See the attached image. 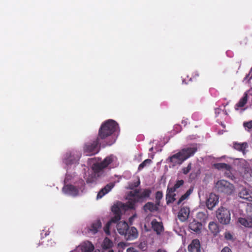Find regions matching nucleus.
I'll return each mask as SVG.
<instances>
[{
    "mask_svg": "<svg viewBox=\"0 0 252 252\" xmlns=\"http://www.w3.org/2000/svg\"><path fill=\"white\" fill-rule=\"evenodd\" d=\"M151 193V191L149 189H143L139 190H135L130 191L126 197L128 201L126 204L120 203L118 206H114L112 207V211L116 213V216L107 223L104 228L105 232L107 235H109L110 234L109 228L112 223L120 220V216L118 213L120 208H123L125 210L133 209L136 202L144 201L149 198Z\"/></svg>",
    "mask_w": 252,
    "mask_h": 252,
    "instance_id": "1",
    "label": "nucleus"
},
{
    "mask_svg": "<svg viewBox=\"0 0 252 252\" xmlns=\"http://www.w3.org/2000/svg\"><path fill=\"white\" fill-rule=\"evenodd\" d=\"M196 151L195 147L184 148L178 153L174 154L166 159V162L172 166L181 165L185 160L194 155Z\"/></svg>",
    "mask_w": 252,
    "mask_h": 252,
    "instance_id": "2",
    "label": "nucleus"
},
{
    "mask_svg": "<svg viewBox=\"0 0 252 252\" xmlns=\"http://www.w3.org/2000/svg\"><path fill=\"white\" fill-rule=\"evenodd\" d=\"M116 159L113 156H110L106 158L104 160L100 163H94L92 166L94 170V174L90 176L87 180L88 183H93L96 181V178L98 177L103 173L102 169L107 166L111 162Z\"/></svg>",
    "mask_w": 252,
    "mask_h": 252,
    "instance_id": "3",
    "label": "nucleus"
},
{
    "mask_svg": "<svg viewBox=\"0 0 252 252\" xmlns=\"http://www.w3.org/2000/svg\"><path fill=\"white\" fill-rule=\"evenodd\" d=\"M118 128V124L112 120H109L103 124L99 129V136L101 139L111 135Z\"/></svg>",
    "mask_w": 252,
    "mask_h": 252,
    "instance_id": "4",
    "label": "nucleus"
},
{
    "mask_svg": "<svg viewBox=\"0 0 252 252\" xmlns=\"http://www.w3.org/2000/svg\"><path fill=\"white\" fill-rule=\"evenodd\" d=\"M216 217L220 223L227 224L230 221L231 214L227 209L221 207L217 210Z\"/></svg>",
    "mask_w": 252,
    "mask_h": 252,
    "instance_id": "5",
    "label": "nucleus"
},
{
    "mask_svg": "<svg viewBox=\"0 0 252 252\" xmlns=\"http://www.w3.org/2000/svg\"><path fill=\"white\" fill-rule=\"evenodd\" d=\"M215 187L218 191L227 194H231L234 190L233 185L224 180L218 181L216 183Z\"/></svg>",
    "mask_w": 252,
    "mask_h": 252,
    "instance_id": "6",
    "label": "nucleus"
},
{
    "mask_svg": "<svg viewBox=\"0 0 252 252\" xmlns=\"http://www.w3.org/2000/svg\"><path fill=\"white\" fill-rule=\"evenodd\" d=\"M84 190V183L79 188L72 185H66L63 188V192L67 195L73 196L80 195Z\"/></svg>",
    "mask_w": 252,
    "mask_h": 252,
    "instance_id": "7",
    "label": "nucleus"
},
{
    "mask_svg": "<svg viewBox=\"0 0 252 252\" xmlns=\"http://www.w3.org/2000/svg\"><path fill=\"white\" fill-rule=\"evenodd\" d=\"M184 183L183 180H178L176 181L174 186L173 188L167 189V192L166 194L167 203L173 202L176 200L175 198V191L179 188L182 187Z\"/></svg>",
    "mask_w": 252,
    "mask_h": 252,
    "instance_id": "8",
    "label": "nucleus"
},
{
    "mask_svg": "<svg viewBox=\"0 0 252 252\" xmlns=\"http://www.w3.org/2000/svg\"><path fill=\"white\" fill-rule=\"evenodd\" d=\"M94 250V245L91 242L86 241L77 246L74 252H92Z\"/></svg>",
    "mask_w": 252,
    "mask_h": 252,
    "instance_id": "9",
    "label": "nucleus"
},
{
    "mask_svg": "<svg viewBox=\"0 0 252 252\" xmlns=\"http://www.w3.org/2000/svg\"><path fill=\"white\" fill-rule=\"evenodd\" d=\"M97 144V142L86 144L84 147V151L87 153L86 155H91L97 153L98 152Z\"/></svg>",
    "mask_w": 252,
    "mask_h": 252,
    "instance_id": "10",
    "label": "nucleus"
},
{
    "mask_svg": "<svg viewBox=\"0 0 252 252\" xmlns=\"http://www.w3.org/2000/svg\"><path fill=\"white\" fill-rule=\"evenodd\" d=\"M219 202V197L214 193H211L206 201V206L209 209H213Z\"/></svg>",
    "mask_w": 252,
    "mask_h": 252,
    "instance_id": "11",
    "label": "nucleus"
},
{
    "mask_svg": "<svg viewBox=\"0 0 252 252\" xmlns=\"http://www.w3.org/2000/svg\"><path fill=\"white\" fill-rule=\"evenodd\" d=\"M239 196L249 201H252V191L245 188H242L239 191Z\"/></svg>",
    "mask_w": 252,
    "mask_h": 252,
    "instance_id": "12",
    "label": "nucleus"
},
{
    "mask_svg": "<svg viewBox=\"0 0 252 252\" xmlns=\"http://www.w3.org/2000/svg\"><path fill=\"white\" fill-rule=\"evenodd\" d=\"M189 214V208L187 206H184L181 208L179 212L178 217L181 221H185L188 219Z\"/></svg>",
    "mask_w": 252,
    "mask_h": 252,
    "instance_id": "13",
    "label": "nucleus"
},
{
    "mask_svg": "<svg viewBox=\"0 0 252 252\" xmlns=\"http://www.w3.org/2000/svg\"><path fill=\"white\" fill-rule=\"evenodd\" d=\"M138 235V233L136 228L134 227H131L129 229L127 228L125 237L127 240H132L136 239Z\"/></svg>",
    "mask_w": 252,
    "mask_h": 252,
    "instance_id": "14",
    "label": "nucleus"
},
{
    "mask_svg": "<svg viewBox=\"0 0 252 252\" xmlns=\"http://www.w3.org/2000/svg\"><path fill=\"white\" fill-rule=\"evenodd\" d=\"M114 187V184L113 183L107 184L98 192L96 196V199H101L103 196L108 193Z\"/></svg>",
    "mask_w": 252,
    "mask_h": 252,
    "instance_id": "15",
    "label": "nucleus"
},
{
    "mask_svg": "<svg viewBox=\"0 0 252 252\" xmlns=\"http://www.w3.org/2000/svg\"><path fill=\"white\" fill-rule=\"evenodd\" d=\"M189 252H200V245L199 241L197 239L193 240L188 246Z\"/></svg>",
    "mask_w": 252,
    "mask_h": 252,
    "instance_id": "16",
    "label": "nucleus"
},
{
    "mask_svg": "<svg viewBox=\"0 0 252 252\" xmlns=\"http://www.w3.org/2000/svg\"><path fill=\"white\" fill-rule=\"evenodd\" d=\"M128 225L125 221H120L117 224V229L119 234L122 235H125L127 230Z\"/></svg>",
    "mask_w": 252,
    "mask_h": 252,
    "instance_id": "17",
    "label": "nucleus"
},
{
    "mask_svg": "<svg viewBox=\"0 0 252 252\" xmlns=\"http://www.w3.org/2000/svg\"><path fill=\"white\" fill-rule=\"evenodd\" d=\"M238 222L242 225L246 227H252V220L250 219L247 215V218L239 217Z\"/></svg>",
    "mask_w": 252,
    "mask_h": 252,
    "instance_id": "18",
    "label": "nucleus"
},
{
    "mask_svg": "<svg viewBox=\"0 0 252 252\" xmlns=\"http://www.w3.org/2000/svg\"><path fill=\"white\" fill-rule=\"evenodd\" d=\"M151 225L153 229L157 234H160L163 230V226L160 222L157 221L156 220H154L151 222Z\"/></svg>",
    "mask_w": 252,
    "mask_h": 252,
    "instance_id": "19",
    "label": "nucleus"
},
{
    "mask_svg": "<svg viewBox=\"0 0 252 252\" xmlns=\"http://www.w3.org/2000/svg\"><path fill=\"white\" fill-rule=\"evenodd\" d=\"M213 166L217 169L222 171H229L231 168L230 165L224 163H214Z\"/></svg>",
    "mask_w": 252,
    "mask_h": 252,
    "instance_id": "20",
    "label": "nucleus"
},
{
    "mask_svg": "<svg viewBox=\"0 0 252 252\" xmlns=\"http://www.w3.org/2000/svg\"><path fill=\"white\" fill-rule=\"evenodd\" d=\"M248 101V94L246 93L244 94L243 97L240 100V101L236 104L235 109L239 110L240 108L243 107L246 104Z\"/></svg>",
    "mask_w": 252,
    "mask_h": 252,
    "instance_id": "21",
    "label": "nucleus"
},
{
    "mask_svg": "<svg viewBox=\"0 0 252 252\" xmlns=\"http://www.w3.org/2000/svg\"><path fill=\"white\" fill-rule=\"evenodd\" d=\"M233 147L235 149L242 151L244 154L245 150L248 148V145L246 142L242 143L234 142L233 143Z\"/></svg>",
    "mask_w": 252,
    "mask_h": 252,
    "instance_id": "22",
    "label": "nucleus"
},
{
    "mask_svg": "<svg viewBox=\"0 0 252 252\" xmlns=\"http://www.w3.org/2000/svg\"><path fill=\"white\" fill-rule=\"evenodd\" d=\"M78 159V157H75L74 155H72L71 153L67 154L65 158L64 162L66 163H74Z\"/></svg>",
    "mask_w": 252,
    "mask_h": 252,
    "instance_id": "23",
    "label": "nucleus"
},
{
    "mask_svg": "<svg viewBox=\"0 0 252 252\" xmlns=\"http://www.w3.org/2000/svg\"><path fill=\"white\" fill-rule=\"evenodd\" d=\"M189 227L191 230L198 232L202 228V224L198 222L193 221L190 223Z\"/></svg>",
    "mask_w": 252,
    "mask_h": 252,
    "instance_id": "24",
    "label": "nucleus"
},
{
    "mask_svg": "<svg viewBox=\"0 0 252 252\" xmlns=\"http://www.w3.org/2000/svg\"><path fill=\"white\" fill-rule=\"evenodd\" d=\"M101 227V223L100 220H96L90 226V231L92 234L96 233Z\"/></svg>",
    "mask_w": 252,
    "mask_h": 252,
    "instance_id": "25",
    "label": "nucleus"
},
{
    "mask_svg": "<svg viewBox=\"0 0 252 252\" xmlns=\"http://www.w3.org/2000/svg\"><path fill=\"white\" fill-rule=\"evenodd\" d=\"M209 228L214 235H216L219 232V228L218 224L214 221L209 223Z\"/></svg>",
    "mask_w": 252,
    "mask_h": 252,
    "instance_id": "26",
    "label": "nucleus"
},
{
    "mask_svg": "<svg viewBox=\"0 0 252 252\" xmlns=\"http://www.w3.org/2000/svg\"><path fill=\"white\" fill-rule=\"evenodd\" d=\"M144 209L145 211L153 212L158 209V206L153 203L148 202L144 205Z\"/></svg>",
    "mask_w": 252,
    "mask_h": 252,
    "instance_id": "27",
    "label": "nucleus"
},
{
    "mask_svg": "<svg viewBox=\"0 0 252 252\" xmlns=\"http://www.w3.org/2000/svg\"><path fill=\"white\" fill-rule=\"evenodd\" d=\"M243 163H245V172L244 177L246 178H248L251 176L252 169L249 167L248 163L244 159H241Z\"/></svg>",
    "mask_w": 252,
    "mask_h": 252,
    "instance_id": "28",
    "label": "nucleus"
},
{
    "mask_svg": "<svg viewBox=\"0 0 252 252\" xmlns=\"http://www.w3.org/2000/svg\"><path fill=\"white\" fill-rule=\"evenodd\" d=\"M113 242L108 238H105L102 244V247L104 249H108L112 247Z\"/></svg>",
    "mask_w": 252,
    "mask_h": 252,
    "instance_id": "29",
    "label": "nucleus"
},
{
    "mask_svg": "<svg viewBox=\"0 0 252 252\" xmlns=\"http://www.w3.org/2000/svg\"><path fill=\"white\" fill-rule=\"evenodd\" d=\"M193 191V189H189L179 199V200L177 202L178 204H180L184 200L187 199L189 196L191 194Z\"/></svg>",
    "mask_w": 252,
    "mask_h": 252,
    "instance_id": "30",
    "label": "nucleus"
},
{
    "mask_svg": "<svg viewBox=\"0 0 252 252\" xmlns=\"http://www.w3.org/2000/svg\"><path fill=\"white\" fill-rule=\"evenodd\" d=\"M152 160L150 159H145L143 162H142L138 167V170H141L145 166L149 165L151 163Z\"/></svg>",
    "mask_w": 252,
    "mask_h": 252,
    "instance_id": "31",
    "label": "nucleus"
},
{
    "mask_svg": "<svg viewBox=\"0 0 252 252\" xmlns=\"http://www.w3.org/2000/svg\"><path fill=\"white\" fill-rule=\"evenodd\" d=\"M191 169V163L188 164L187 167H184L182 169V172L184 174H187Z\"/></svg>",
    "mask_w": 252,
    "mask_h": 252,
    "instance_id": "32",
    "label": "nucleus"
},
{
    "mask_svg": "<svg viewBox=\"0 0 252 252\" xmlns=\"http://www.w3.org/2000/svg\"><path fill=\"white\" fill-rule=\"evenodd\" d=\"M243 126L245 128H248V129L252 128V120L248 122L244 123Z\"/></svg>",
    "mask_w": 252,
    "mask_h": 252,
    "instance_id": "33",
    "label": "nucleus"
},
{
    "mask_svg": "<svg viewBox=\"0 0 252 252\" xmlns=\"http://www.w3.org/2000/svg\"><path fill=\"white\" fill-rule=\"evenodd\" d=\"M224 237L226 239L228 240H231L233 238V235L229 232H226L224 234Z\"/></svg>",
    "mask_w": 252,
    "mask_h": 252,
    "instance_id": "34",
    "label": "nucleus"
},
{
    "mask_svg": "<svg viewBox=\"0 0 252 252\" xmlns=\"http://www.w3.org/2000/svg\"><path fill=\"white\" fill-rule=\"evenodd\" d=\"M127 246V244L125 242H120L118 244V247L119 248L123 249H125Z\"/></svg>",
    "mask_w": 252,
    "mask_h": 252,
    "instance_id": "35",
    "label": "nucleus"
},
{
    "mask_svg": "<svg viewBox=\"0 0 252 252\" xmlns=\"http://www.w3.org/2000/svg\"><path fill=\"white\" fill-rule=\"evenodd\" d=\"M162 197V193L160 191H158L156 193V198L157 200H159Z\"/></svg>",
    "mask_w": 252,
    "mask_h": 252,
    "instance_id": "36",
    "label": "nucleus"
},
{
    "mask_svg": "<svg viewBox=\"0 0 252 252\" xmlns=\"http://www.w3.org/2000/svg\"><path fill=\"white\" fill-rule=\"evenodd\" d=\"M126 252H139L136 249H135L133 247H130V248H128V249H127Z\"/></svg>",
    "mask_w": 252,
    "mask_h": 252,
    "instance_id": "37",
    "label": "nucleus"
},
{
    "mask_svg": "<svg viewBox=\"0 0 252 252\" xmlns=\"http://www.w3.org/2000/svg\"><path fill=\"white\" fill-rule=\"evenodd\" d=\"M136 215H134L129 219V222L130 224L132 223L133 220L136 218Z\"/></svg>",
    "mask_w": 252,
    "mask_h": 252,
    "instance_id": "38",
    "label": "nucleus"
},
{
    "mask_svg": "<svg viewBox=\"0 0 252 252\" xmlns=\"http://www.w3.org/2000/svg\"><path fill=\"white\" fill-rule=\"evenodd\" d=\"M221 252H231V251L229 248L225 247L222 250Z\"/></svg>",
    "mask_w": 252,
    "mask_h": 252,
    "instance_id": "39",
    "label": "nucleus"
},
{
    "mask_svg": "<svg viewBox=\"0 0 252 252\" xmlns=\"http://www.w3.org/2000/svg\"><path fill=\"white\" fill-rule=\"evenodd\" d=\"M182 123L183 124H184V126H186V125L187 124V123H188V121H187V120H183V121H182Z\"/></svg>",
    "mask_w": 252,
    "mask_h": 252,
    "instance_id": "40",
    "label": "nucleus"
},
{
    "mask_svg": "<svg viewBox=\"0 0 252 252\" xmlns=\"http://www.w3.org/2000/svg\"><path fill=\"white\" fill-rule=\"evenodd\" d=\"M142 245H143V244H142V243H141V244H140L139 245V247L141 249H142V250H144V249H145V246H142Z\"/></svg>",
    "mask_w": 252,
    "mask_h": 252,
    "instance_id": "41",
    "label": "nucleus"
},
{
    "mask_svg": "<svg viewBox=\"0 0 252 252\" xmlns=\"http://www.w3.org/2000/svg\"><path fill=\"white\" fill-rule=\"evenodd\" d=\"M157 252H166L164 250L159 249Z\"/></svg>",
    "mask_w": 252,
    "mask_h": 252,
    "instance_id": "42",
    "label": "nucleus"
},
{
    "mask_svg": "<svg viewBox=\"0 0 252 252\" xmlns=\"http://www.w3.org/2000/svg\"><path fill=\"white\" fill-rule=\"evenodd\" d=\"M94 252H103V251H101L100 250H96L94 251Z\"/></svg>",
    "mask_w": 252,
    "mask_h": 252,
    "instance_id": "43",
    "label": "nucleus"
},
{
    "mask_svg": "<svg viewBox=\"0 0 252 252\" xmlns=\"http://www.w3.org/2000/svg\"><path fill=\"white\" fill-rule=\"evenodd\" d=\"M67 180H68V176H67V175H66V177H65V181H67Z\"/></svg>",
    "mask_w": 252,
    "mask_h": 252,
    "instance_id": "44",
    "label": "nucleus"
},
{
    "mask_svg": "<svg viewBox=\"0 0 252 252\" xmlns=\"http://www.w3.org/2000/svg\"><path fill=\"white\" fill-rule=\"evenodd\" d=\"M139 183H140V182H139V181H138V183L137 184H135V185H134V187H137V186L139 184Z\"/></svg>",
    "mask_w": 252,
    "mask_h": 252,
    "instance_id": "45",
    "label": "nucleus"
},
{
    "mask_svg": "<svg viewBox=\"0 0 252 252\" xmlns=\"http://www.w3.org/2000/svg\"><path fill=\"white\" fill-rule=\"evenodd\" d=\"M222 158H223V157H220V158H218V160H220Z\"/></svg>",
    "mask_w": 252,
    "mask_h": 252,
    "instance_id": "46",
    "label": "nucleus"
},
{
    "mask_svg": "<svg viewBox=\"0 0 252 252\" xmlns=\"http://www.w3.org/2000/svg\"><path fill=\"white\" fill-rule=\"evenodd\" d=\"M218 111H219V109H216V113L218 112Z\"/></svg>",
    "mask_w": 252,
    "mask_h": 252,
    "instance_id": "47",
    "label": "nucleus"
},
{
    "mask_svg": "<svg viewBox=\"0 0 252 252\" xmlns=\"http://www.w3.org/2000/svg\"><path fill=\"white\" fill-rule=\"evenodd\" d=\"M218 111H219V109H216V113L218 112Z\"/></svg>",
    "mask_w": 252,
    "mask_h": 252,
    "instance_id": "48",
    "label": "nucleus"
},
{
    "mask_svg": "<svg viewBox=\"0 0 252 252\" xmlns=\"http://www.w3.org/2000/svg\"><path fill=\"white\" fill-rule=\"evenodd\" d=\"M153 147H152V148H151L150 149V151H152L153 150Z\"/></svg>",
    "mask_w": 252,
    "mask_h": 252,
    "instance_id": "49",
    "label": "nucleus"
},
{
    "mask_svg": "<svg viewBox=\"0 0 252 252\" xmlns=\"http://www.w3.org/2000/svg\"><path fill=\"white\" fill-rule=\"evenodd\" d=\"M108 252H114V251L111 250L109 251Z\"/></svg>",
    "mask_w": 252,
    "mask_h": 252,
    "instance_id": "50",
    "label": "nucleus"
},
{
    "mask_svg": "<svg viewBox=\"0 0 252 252\" xmlns=\"http://www.w3.org/2000/svg\"><path fill=\"white\" fill-rule=\"evenodd\" d=\"M90 160H91L92 161H94V159H93V158L90 159Z\"/></svg>",
    "mask_w": 252,
    "mask_h": 252,
    "instance_id": "51",
    "label": "nucleus"
},
{
    "mask_svg": "<svg viewBox=\"0 0 252 252\" xmlns=\"http://www.w3.org/2000/svg\"><path fill=\"white\" fill-rule=\"evenodd\" d=\"M118 252H123L120 250H119Z\"/></svg>",
    "mask_w": 252,
    "mask_h": 252,
    "instance_id": "52",
    "label": "nucleus"
},
{
    "mask_svg": "<svg viewBox=\"0 0 252 252\" xmlns=\"http://www.w3.org/2000/svg\"><path fill=\"white\" fill-rule=\"evenodd\" d=\"M157 204H158V205L159 204V202H157Z\"/></svg>",
    "mask_w": 252,
    "mask_h": 252,
    "instance_id": "53",
    "label": "nucleus"
}]
</instances>
